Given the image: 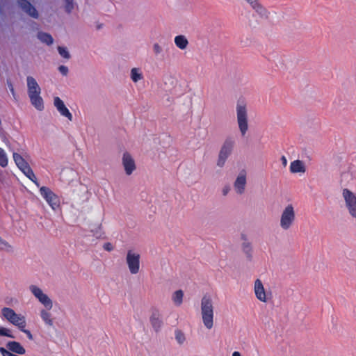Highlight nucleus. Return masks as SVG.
<instances>
[{"label": "nucleus", "instance_id": "nucleus-1", "mask_svg": "<svg viewBox=\"0 0 356 356\" xmlns=\"http://www.w3.org/2000/svg\"><path fill=\"white\" fill-rule=\"evenodd\" d=\"M201 314L204 325L209 330L213 326V306L210 296H204L201 300Z\"/></svg>", "mask_w": 356, "mask_h": 356}, {"label": "nucleus", "instance_id": "nucleus-2", "mask_svg": "<svg viewBox=\"0 0 356 356\" xmlns=\"http://www.w3.org/2000/svg\"><path fill=\"white\" fill-rule=\"evenodd\" d=\"M237 122L242 136H244L248 129V113L245 104L238 100L236 104Z\"/></svg>", "mask_w": 356, "mask_h": 356}, {"label": "nucleus", "instance_id": "nucleus-3", "mask_svg": "<svg viewBox=\"0 0 356 356\" xmlns=\"http://www.w3.org/2000/svg\"><path fill=\"white\" fill-rule=\"evenodd\" d=\"M235 145V140L232 137H227L219 152L217 165L222 168L224 166L227 158L231 155Z\"/></svg>", "mask_w": 356, "mask_h": 356}, {"label": "nucleus", "instance_id": "nucleus-4", "mask_svg": "<svg viewBox=\"0 0 356 356\" xmlns=\"http://www.w3.org/2000/svg\"><path fill=\"white\" fill-rule=\"evenodd\" d=\"M296 219L295 211L292 204H288L283 210L280 217V227L284 230L289 229Z\"/></svg>", "mask_w": 356, "mask_h": 356}, {"label": "nucleus", "instance_id": "nucleus-5", "mask_svg": "<svg viewBox=\"0 0 356 356\" xmlns=\"http://www.w3.org/2000/svg\"><path fill=\"white\" fill-rule=\"evenodd\" d=\"M3 316L10 323L19 327H23L26 323L24 316L17 314L13 309L3 307L1 310Z\"/></svg>", "mask_w": 356, "mask_h": 356}, {"label": "nucleus", "instance_id": "nucleus-6", "mask_svg": "<svg viewBox=\"0 0 356 356\" xmlns=\"http://www.w3.org/2000/svg\"><path fill=\"white\" fill-rule=\"evenodd\" d=\"M40 193L52 209L56 210L60 207V198L49 188L42 186Z\"/></svg>", "mask_w": 356, "mask_h": 356}, {"label": "nucleus", "instance_id": "nucleus-7", "mask_svg": "<svg viewBox=\"0 0 356 356\" xmlns=\"http://www.w3.org/2000/svg\"><path fill=\"white\" fill-rule=\"evenodd\" d=\"M342 195L350 215L356 219V195L347 188L343 190Z\"/></svg>", "mask_w": 356, "mask_h": 356}, {"label": "nucleus", "instance_id": "nucleus-8", "mask_svg": "<svg viewBox=\"0 0 356 356\" xmlns=\"http://www.w3.org/2000/svg\"><path fill=\"white\" fill-rule=\"evenodd\" d=\"M140 254L129 250L127 253L126 262L131 274H137L140 270Z\"/></svg>", "mask_w": 356, "mask_h": 356}, {"label": "nucleus", "instance_id": "nucleus-9", "mask_svg": "<svg viewBox=\"0 0 356 356\" xmlns=\"http://www.w3.org/2000/svg\"><path fill=\"white\" fill-rule=\"evenodd\" d=\"M19 6L30 17L38 19L39 13L36 8L28 0H17Z\"/></svg>", "mask_w": 356, "mask_h": 356}, {"label": "nucleus", "instance_id": "nucleus-10", "mask_svg": "<svg viewBox=\"0 0 356 356\" xmlns=\"http://www.w3.org/2000/svg\"><path fill=\"white\" fill-rule=\"evenodd\" d=\"M54 106L62 116L67 118L69 120H72V115L69 109L65 105L63 101L58 97H56L54 99Z\"/></svg>", "mask_w": 356, "mask_h": 356}, {"label": "nucleus", "instance_id": "nucleus-11", "mask_svg": "<svg viewBox=\"0 0 356 356\" xmlns=\"http://www.w3.org/2000/svg\"><path fill=\"white\" fill-rule=\"evenodd\" d=\"M246 185V174L244 170L241 171L238 177H236L234 183V187L236 192L238 194H243L245 191V188Z\"/></svg>", "mask_w": 356, "mask_h": 356}, {"label": "nucleus", "instance_id": "nucleus-12", "mask_svg": "<svg viewBox=\"0 0 356 356\" xmlns=\"http://www.w3.org/2000/svg\"><path fill=\"white\" fill-rule=\"evenodd\" d=\"M122 164L127 175H131L136 169L134 160L128 152H125L123 154Z\"/></svg>", "mask_w": 356, "mask_h": 356}, {"label": "nucleus", "instance_id": "nucleus-13", "mask_svg": "<svg viewBox=\"0 0 356 356\" xmlns=\"http://www.w3.org/2000/svg\"><path fill=\"white\" fill-rule=\"evenodd\" d=\"M26 83L28 95L41 93V88L35 78L28 76L26 77Z\"/></svg>", "mask_w": 356, "mask_h": 356}, {"label": "nucleus", "instance_id": "nucleus-14", "mask_svg": "<svg viewBox=\"0 0 356 356\" xmlns=\"http://www.w3.org/2000/svg\"><path fill=\"white\" fill-rule=\"evenodd\" d=\"M29 97L30 99L31 104L33 106H34L35 109L40 111L44 110V101L42 97L40 96V93L29 95Z\"/></svg>", "mask_w": 356, "mask_h": 356}, {"label": "nucleus", "instance_id": "nucleus-15", "mask_svg": "<svg viewBox=\"0 0 356 356\" xmlns=\"http://www.w3.org/2000/svg\"><path fill=\"white\" fill-rule=\"evenodd\" d=\"M254 292L256 297L262 302L266 301V293L261 281L259 279L254 282Z\"/></svg>", "mask_w": 356, "mask_h": 356}, {"label": "nucleus", "instance_id": "nucleus-16", "mask_svg": "<svg viewBox=\"0 0 356 356\" xmlns=\"http://www.w3.org/2000/svg\"><path fill=\"white\" fill-rule=\"evenodd\" d=\"M241 239L243 241L241 247L242 250L244 254L246 255L247 258L249 260H251L252 258V247L250 242L248 241L247 236L244 234H241Z\"/></svg>", "mask_w": 356, "mask_h": 356}, {"label": "nucleus", "instance_id": "nucleus-17", "mask_svg": "<svg viewBox=\"0 0 356 356\" xmlns=\"http://www.w3.org/2000/svg\"><path fill=\"white\" fill-rule=\"evenodd\" d=\"M6 348L11 352L18 354L24 355L26 353L25 348L17 341H8L6 343Z\"/></svg>", "mask_w": 356, "mask_h": 356}, {"label": "nucleus", "instance_id": "nucleus-18", "mask_svg": "<svg viewBox=\"0 0 356 356\" xmlns=\"http://www.w3.org/2000/svg\"><path fill=\"white\" fill-rule=\"evenodd\" d=\"M150 323H151V325H152L153 329L156 332H158L160 330V329L161 328V326L163 325V321L161 319V316H160L159 312H157V311L153 312V313L150 317Z\"/></svg>", "mask_w": 356, "mask_h": 356}, {"label": "nucleus", "instance_id": "nucleus-19", "mask_svg": "<svg viewBox=\"0 0 356 356\" xmlns=\"http://www.w3.org/2000/svg\"><path fill=\"white\" fill-rule=\"evenodd\" d=\"M250 6L260 17L265 19L269 17V12L258 2V0H255Z\"/></svg>", "mask_w": 356, "mask_h": 356}, {"label": "nucleus", "instance_id": "nucleus-20", "mask_svg": "<svg viewBox=\"0 0 356 356\" xmlns=\"http://www.w3.org/2000/svg\"><path fill=\"white\" fill-rule=\"evenodd\" d=\"M306 170L304 163L300 160H295L291 163L290 171L292 173L305 172Z\"/></svg>", "mask_w": 356, "mask_h": 356}, {"label": "nucleus", "instance_id": "nucleus-21", "mask_svg": "<svg viewBox=\"0 0 356 356\" xmlns=\"http://www.w3.org/2000/svg\"><path fill=\"white\" fill-rule=\"evenodd\" d=\"M37 38L42 43L49 46L51 45L54 43V38L51 36V34L43 32V31H38L37 33Z\"/></svg>", "mask_w": 356, "mask_h": 356}, {"label": "nucleus", "instance_id": "nucleus-22", "mask_svg": "<svg viewBox=\"0 0 356 356\" xmlns=\"http://www.w3.org/2000/svg\"><path fill=\"white\" fill-rule=\"evenodd\" d=\"M175 44L179 49L184 50L187 47L188 41L186 36L179 35L175 38Z\"/></svg>", "mask_w": 356, "mask_h": 356}, {"label": "nucleus", "instance_id": "nucleus-23", "mask_svg": "<svg viewBox=\"0 0 356 356\" xmlns=\"http://www.w3.org/2000/svg\"><path fill=\"white\" fill-rule=\"evenodd\" d=\"M22 172L33 182L36 183V177L29 163L21 169Z\"/></svg>", "mask_w": 356, "mask_h": 356}, {"label": "nucleus", "instance_id": "nucleus-24", "mask_svg": "<svg viewBox=\"0 0 356 356\" xmlns=\"http://www.w3.org/2000/svg\"><path fill=\"white\" fill-rule=\"evenodd\" d=\"M13 157L15 164L20 170L28 164L25 159L18 153L14 152Z\"/></svg>", "mask_w": 356, "mask_h": 356}, {"label": "nucleus", "instance_id": "nucleus-25", "mask_svg": "<svg viewBox=\"0 0 356 356\" xmlns=\"http://www.w3.org/2000/svg\"><path fill=\"white\" fill-rule=\"evenodd\" d=\"M143 74L139 68L134 67L131 70V79L134 83L143 79Z\"/></svg>", "mask_w": 356, "mask_h": 356}, {"label": "nucleus", "instance_id": "nucleus-26", "mask_svg": "<svg viewBox=\"0 0 356 356\" xmlns=\"http://www.w3.org/2000/svg\"><path fill=\"white\" fill-rule=\"evenodd\" d=\"M352 179L353 174L349 170L341 172V183L343 186H347Z\"/></svg>", "mask_w": 356, "mask_h": 356}, {"label": "nucleus", "instance_id": "nucleus-27", "mask_svg": "<svg viewBox=\"0 0 356 356\" xmlns=\"http://www.w3.org/2000/svg\"><path fill=\"white\" fill-rule=\"evenodd\" d=\"M40 317L46 325L49 326H53V320L51 318V315L49 312H47L44 309H42L40 312Z\"/></svg>", "mask_w": 356, "mask_h": 356}, {"label": "nucleus", "instance_id": "nucleus-28", "mask_svg": "<svg viewBox=\"0 0 356 356\" xmlns=\"http://www.w3.org/2000/svg\"><path fill=\"white\" fill-rule=\"evenodd\" d=\"M184 293L181 290L176 291L172 296V300L176 305H180L183 301Z\"/></svg>", "mask_w": 356, "mask_h": 356}, {"label": "nucleus", "instance_id": "nucleus-29", "mask_svg": "<svg viewBox=\"0 0 356 356\" xmlns=\"http://www.w3.org/2000/svg\"><path fill=\"white\" fill-rule=\"evenodd\" d=\"M29 289L38 300L41 299L42 296L44 294L42 291L35 285H31Z\"/></svg>", "mask_w": 356, "mask_h": 356}, {"label": "nucleus", "instance_id": "nucleus-30", "mask_svg": "<svg viewBox=\"0 0 356 356\" xmlns=\"http://www.w3.org/2000/svg\"><path fill=\"white\" fill-rule=\"evenodd\" d=\"M47 309L52 308L53 304L51 300L48 297L47 295L44 294L41 299L38 300Z\"/></svg>", "mask_w": 356, "mask_h": 356}, {"label": "nucleus", "instance_id": "nucleus-31", "mask_svg": "<svg viewBox=\"0 0 356 356\" xmlns=\"http://www.w3.org/2000/svg\"><path fill=\"white\" fill-rule=\"evenodd\" d=\"M8 157L3 149L0 147V165L5 168L8 165Z\"/></svg>", "mask_w": 356, "mask_h": 356}, {"label": "nucleus", "instance_id": "nucleus-32", "mask_svg": "<svg viewBox=\"0 0 356 356\" xmlns=\"http://www.w3.org/2000/svg\"><path fill=\"white\" fill-rule=\"evenodd\" d=\"M175 339L177 343L180 345L183 344L186 340L184 334L179 330H176L175 332Z\"/></svg>", "mask_w": 356, "mask_h": 356}, {"label": "nucleus", "instance_id": "nucleus-33", "mask_svg": "<svg viewBox=\"0 0 356 356\" xmlns=\"http://www.w3.org/2000/svg\"><path fill=\"white\" fill-rule=\"evenodd\" d=\"M58 51L63 58L66 59H69L70 58V54L66 47L58 46Z\"/></svg>", "mask_w": 356, "mask_h": 356}, {"label": "nucleus", "instance_id": "nucleus-34", "mask_svg": "<svg viewBox=\"0 0 356 356\" xmlns=\"http://www.w3.org/2000/svg\"><path fill=\"white\" fill-rule=\"evenodd\" d=\"M0 336H4L12 339L15 338L9 329L1 326H0Z\"/></svg>", "mask_w": 356, "mask_h": 356}, {"label": "nucleus", "instance_id": "nucleus-35", "mask_svg": "<svg viewBox=\"0 0 356 356\" xmlns=\"http://www.w3.org/2000/svg\"><path fill=\"white\" fill-rule=\"evenodd\" d=\"M65 10L70 14L74 9V3L72 0H65Z\"/></svg>", "mask_w": 356, "mask_h": 356}, {"label": "nucleus", "instance_id": "nucleus-36", "mask_svg": "<svg viewBox=\"0 0 356 356\" xmlns=\"http://www.w3.org/2000/svg\"><path fill=\"white\" fill-rule=\"evenodd\" d=\"M5 249L10 251L12 250V246L0 236V250Z\"/></svg>", "mask_w": 356, "mask_h": 356}, {"label": "nucleus", "instance_id": "nucleus-37", "mask_svg": "<svg viewBox=\"0 0 356 356\" xmlns=\"http://www.w3.org/2000/svg\"><path fill=\"white\" fill-rule=\"evenodd\" d=\"M91 232H92L93 234V236L96 238H100L102 237L104 233L102 232V228H101V225H99L97 227V228H96L95 229H91Z\"/></svg>", "mask_w": 356, "mask_h": 356}, {"label": "nucleus", "instance_id": "nucleus-38", "mask_svg": "<svg viewBox=\"0 0 356 356\" xmlns=\"http://www.w3.org/2000/svg\"><path fill=\"white\" fill-rule=\"evenodd\" d=\"M26 325V323H24L23 327H19V330L21 332L25 333L29 339L33 340V334H31V332L29 330L25 329Z\"/></svg>", "mask_w": 356, "mask_h": 356}, {"label": "nucleus", "instance_id": "nucleus-39", "mask_svg": "<svg viewBox=\"0 0 356 356\" xmlns=\"http://www.w3.org/2000/svg\"><path fill=\"white\" fill-rule=\"evenodd\" d=\"M153 51L154 54L158 56L162 52L163 49L158 43H154L153 45Z\"/></svg>", "mask_w": 356, "mask_h": 356}, {"label": "nucleus", "instance_id": "nucleus-40", "mask_svg": "<svg viewBox=\"0 0 356 356\" xmlns=\"http://www.w3.org/2000/svg\"><path fill=\"white\" fill-rule=\"evenodd\" d=\"M58 71L62 74L63 76H67L69 72L68 67L65 65H60L58 67Z\"/></svg>", "mask_w": 356, "mask_h": 356}, {"label": "nucleus", "instance_id": "nucleus-41", "mask_svg": "<svg viewBox=\"0 0 356 356\" xmlns=\"http://www.w3.org/2000/svg\"><path fill=\"white\" fill-rule=\"evenodd\" d=\"M7 85H8V87L10 92L12 93L13 97L15 99H16L15 92V89H14L12 82L9 80H7Z\"/></svg>", "mask_w": 356, "mask_h": 356}, {"label": "nucleus", "instance_id": "nucleus-42", "mask_svg": "<svg viewBox=\"0 0 356 356\" xmlns=\"http://www.w3.org/2000/svg\"><path fill=\"white\" fill-rule=\"evenodd\" d=\"M103 248L105 250L108 251V252L113 250V246L111 243H104Z\"/></svg>", "mask_w": 356, "mask_h": 356}, {"label": "nucleus", "instance_id": "nucleus-43", "mask_svg": "<svg viewBox=\"0 0 356 356\" xmlns=\"http://www.w3.org/2000/svg\"><path fill=\"white\" fill-rule=\"evenodd\" d=\"M230 190L229 186H226L222 188V193L223 195H227Z\"/></svg>", "mask_w": 356, "mask_h": 356}, {"label": "nucleus", "instance_id": "nucleus-44", "mask_svg": "<svg viewBox=\"0 0 356 356\" xmlns=\"http://www.w3.org/2000/svg\"><path fill=\"white\" fill-rule=\"evenodd\" d=\"M281 161H282V165L286 167V165H287V159L284 156H282L281 157Z\"/></svg>", "mask_w": 356, "mask_h": 356}, {"label": "nucleus", "instance_id": "nucleus-45", "mask_svg": "<svg viewBox=\"0 0 356 356\" xmlns=\"http://www.w3.org/2000/svg\"><path fill=\"white\" fill-rule=\"evenodd\" d=\"M232 356H241V354L238 352L235 351L232 353Z\"/></svg>", "mask_w": 356, "mask_h": 356}, {"label": "nucleus", "instance_id": "nucleus-46", "mask_svg": "<svg viewBox=\"0 0 356 356\" xmlns=\"http://www.w3.org/2000/svg\"><path fill=\"white\" fill-rule=\"evenodd\" d=\"M245 1H247L250 5L253 3L255 0H245Z\"/></svg>", "mask_w": 356, "mask_h": 356}]
</instances>
